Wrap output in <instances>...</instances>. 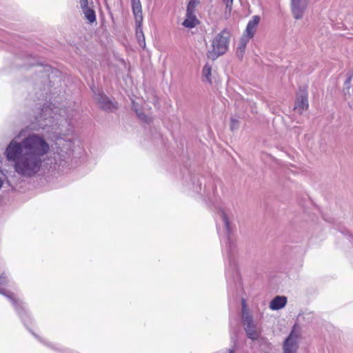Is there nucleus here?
Instances as JSON below:
<instances>
[{
	"label": "nucleus",
	"mask_w": 353,
	"mask_h": 353,
	"mask_svg": "<svg viewBox=\"0 0 353 353\" xmlns=\"http://www.w3.org/2000/svg\"><path fill=\"white\" fill-rule=\"evenodd\" d=\"M49 150V145L42 136L31 134L19 143L12 141L5 154L8 160L14 163V169L18 174L31 176L39 170L41 157Z\"/></svg>",
	"instance_id": "1"
},
{
	"label": "nucleus",
	"mask_w": 353,
	"mask_h": 353,
	"mask_svg": "<svg viewBox=\"0 0 353 353\" xmlns=\"http://www.w3.org/2000/svg\"><path fill=\"white\" fill-rule=\"evenodd\" d=\"M230 36V32L227 29L217 34L212 41V50L207 52L208 58L215 60L224 54L228 50Z\"/></svg>",
	"instance_id": "2"
},
{
	"label": "nucleus",
	"mask_w": 353,
	"mask_h": 353,
	"mask_svg": "<svg viewBox=\"0 0 353 353\" xmlns=\"http://www.w3.org/2000/svg\"><path fill=\"white\" fill-rule=\"evenodd\" d=\"M300 338V329L296 325H294L289 336L283 342V353H297L299 347V341Z\"/></svg>",
	"instance_id": "3"
},
{
	"label": "nucleus",
	"mask_w": 353,
	"mask_h": 353,
	"mask_svg": "<svg viewBox=\"0 0 353 353\" xmlns=\"http://www.w3.org/2000/svg\"><path fill=\"white\" fill-rule=\"evenodd\" d=\"M198 4V1L195 0H191L187 6L185 19L183 22V25L189 28H194L199 23V21L197 19L195 12L196 7Z\"/></svg>",
	"instance_id": "4"
},
{
	"label": "nucleus",
	"mask_w": 353,
	"mask_h": 353,
	"mask_svg": "<svg viewBox=\"0 0 353 353\" xmlns=\"http://www.w3.org/2000/svg\"><path fill=\"white\" fill-rule=\"evenodd\" d=\"M247 336L252 341H256L260 338L261 329L254 324L252 316H245L242 321Z\"/></svg>",
	"instance_id": "5"
},
{
	"label": "nucleus",
	"mask_w": 353,
	"mask_h": 353,
	"mask_svg": "<svg viewBox=\"0 0 353 353\" xmlns=\"http://www.w3.org/2000/svg\"><path fill=\"white\" fill-rule=\"evenodd\" d=\"M307 92L306 89L300 90L297 96L294 110L301 114L304 110L308 108Z\"/></svg>",
	"instance_id": "6"
},
{
	"label": "nucleus",
	"mask_w": 353,
	"mask_h": 353,
	"mask_svg": "<svg viewBox=\"0 0 353 353\" xmlns=\"http://www.w3.org/2000/svg\"><path fill=\"white\" fill-rule=\"evenodd\" d=\"M307 3L303 0H292V12L295 19H299L303 17Z\"/></svg>",
	"instance_id": "7"
},
{
	"label": "nucleus",
	"mask_w": 353,
	"mask_h": 353,
	"mask_svg": "<svg viewBox=\"0 0 353 353\" xmlns=\"http://www.w3.org/2000/svg\"><path fill=\"white\" fill-rule=\"evenodd\" d=\"M260 21V17L259 16H254L250 20L246 27L243 36L245 37L248 39H251L256 32V27Z\"/></svg>",
	"instance_id": "8"
},
{
	"label": "nucleus",
	"mask_w": 353,
	"mask_h": 353,
	"mask_svg": "<svg viewBox=\"0 0 353 353\" xmlns=\"http://www.w3.org/2000/svg\"><path fill=\"white\" fill-rule=\"evenodd\" d=\"M7 297L10 299L15 310L20 316L26 313L25 307L21 300L15 297L12 294H8Z\"/></svg>",
	"instance_id": "9"
},
{
	"label": "nucleus",
	"mask_w": 353,
	"mask_h": 353,
	"mask_svg": "<svg viewBox=\"0 0 353 353\" xmlns=\"http://www.w3.org/2000/svg\"><path fill=\"white\" fill-rule=\"evenodd\" d=\"M132 11L137 22L140 23L143 19L142 7L140 0H131Z\"/></svg>",
	"instance_id": "10"
},
{
	"label": "nucleus",
	"mask_w": 353,
	"mask_h": 353,
	"mask_svg": "<svg viewBox=\"0 0 353 353\" xmlns=\"http://www.w3.org/2000/svg\"><path fill=\"white\" fill-rule=\"evenodd\" d=\"M286 303V297L277 296L271 301L270 307L274 310H279L283 307Z\"/></svg>",
	"instance_id": "11"
},
{
	"label": "nucleus",
	"mask_w": 353,
	"mask_h": 353,
	"mask_svg": "<svg viewBox=\"0 0 353 353\" xmlns=\"http://www.w3.org/2000/svg\"><path fill=\"white\" fill-rule=\"evenodd\" d=\"M250 39H247L245 37H241L236 50V54L239 57H243L247 43H248Z\"/></svg>",
	"instance_id": "12"
},
{
	"label": "nucleus",
	"mask_w": 353,
	"mask_h": 353,
	"mask_svg": "<svg viewBox=\"0 0 353 353\" xmlns=\"http://www.w3.org/2000/svg\"><path fill=\"white\" fill-rule=\"evenodd\" d=\"M202 75L205 78L206 81L210 83H212V67L208 63H206L202 70Z\"/></svg>",
	"instance_id": "13"
},
{
	"label": "nucleus",
	"mask_w": 353,
	"mask_h": 353,
	"mask_svg": "<svg viewBox=\"0 0 353 353\" xmlns=\"http://www.w3.org/2000/svg\"><path fill=\"white\" fill-rule=\"evenodd\" d=\"M83 14L85 17V18L88 19V21L92 23L94 21H96V14L94 10L91 8H88L85 10H83Z\"/></svg>",
	"instance_id": "14"
},
{
	"label": "nucleus",
	"mask_w": 353,
	"mask_h": 353,
	"mask_svg": "<svg viewBox=\"0 0 353 353\" xmlns=\"http://www.w3.org/2000/svg\"><path fill=\"white\" fill-rule=\"evenodd\" d=\"M241 305H242V311H241L242 312V321H243V320H245V316H252L250 315V314L248 312L246 301L244 299H242Z\"/></svg>",
	"instance_id": "15"
},
{
	"label": "nucleus",
	"mask_w": 353,
	"mask_h": 353,
	"mask_svg": "<svg viewBox=\"0 0 353 353\" xmlns=\"http://www.w3.org/2000/svg\"><path fill=\"white\" fill-rule=\"evenodd\" d=\"M137 116H138L139 119L141 121H142L143 122L149 123L152 121L151 117L145 115L144 113L138 112H137Z\"/></svg>",
	"instance_id": "16"
},
{
	"label": "nucleus",
	"mask_w": 353,
	"mask_h": 353,
	"mask_svg": "<svg viewBox=\"0 0 353 353\" xmlns=\"http://www.w3.org/2000/svg\"><path fill=\"white\" fill-rule=\"evenodd\" d=\"M239 127V121L236 119H232L230 121V128L232 130L237 129Z\"/></svg>",
	"instance_id": "17"
},
{
	"label": "nucleus",
	"mask_w": 353,
	"mask_h": 353,
	"mask_svg": "<svg viewBox=\"0 0 353 353\" xmlns=\"http://www.w3.org/2000/svg\"><path fill=\"white\" fill-rule=\"evenodd\" d=\"M224 3L226 6V10H228L229 13L232 11V5L233 3V0H223Z\"/></svg>",
	"instance_id": "18"
},
{
	"label": "nucleus",
	"mask_w": 353,
	"mask_h": 353,
	"mask_svg": "<svg viewBox=\"0 0 353 353\" xmlns=\"http://www.w3.org/2000/svg\"><path fill=\"white\" fill-rule=\"evenodd\" d=\"M79 4L82 10L90 8L88 6V0H79Z\"/></svg>",
	"instance_id": "19"
},
{
	"label": "nucleus",
	"mask_w": 353,
	"mask_h": 353,
	"mask_svg": "<svg viewBox=\"0 0 353 353\" xmlns=\"http://www.w3.org/2000/svg\"><path fill=\"white\" fill-rule=\"evenodd\" d=\"M7 282V277L5 276L4 274H1L0 275V286L3 285Z\"/></svg>",
	"instance_id": "20"
},
{
	"label": "nucleus",
	"mask_w": 353,
	"mask_h": 353,
	"mask_svg": "<svg viewBox=\"0 0 353 353\" xmlns=\"http://www.w3.org/2000/svg\"><path fill=\"white\" fill-rule=\"evenodd\" d=\"M223 221L225 222V224L226 225V228L228 230L229 229V221H228V218L227 217L226 214H223Z\"/></svg>",
	"instance_id": "21"
},
{
	"label": "nucleus",
	"mask_w": 353,
	"mask_h": 353,
	"mask_svg": "<svg viewBox=\"0 0 353 353\" xmlns=\"http://www.w3.org/2000/svg\"><path fill=\"white\" fill-rule=\"evenodd\" d=\"M103 108H105V106H103ZM108 109H112L114 108L115 106L112 102H108L107 106H105Z\"/></svg>",
	"instance_id": "22"
},
{
	"label": "nucleus",
	"mask_w": 353,
	"mask_h": 353,
	"mask_svg": "<svg viewBox=\"0 0 353 353\" xmlns=\"http://www.w3.org/2000/svg\"><path fill=\"white\" fill-rule=\"evenodd\" d=\"M1 186H2V182H1V181L0 180V188H1Z\"/></svg>",
	"instance_id": "23"
},
{
	"label": "nucleus",
	"mask_w": 353,
	"mask_h": 353,
	"mask_svg": "<svg viewBox=\"0 0 353 353\" xmlns=\"http://www.w3.org/2000/svg\"><path fill=\"white\" fill-rule=\"evenodd\" d=\"M229 353H234V352H233V351H230V352H229Z\"/></svg>",
	"instance_id": "24"
}]
</instances>
